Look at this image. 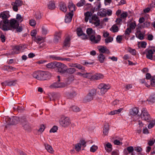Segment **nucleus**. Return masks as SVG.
Here are the masks:
<instances>
[{
	"label": "nucleus",
	"mask_w": 155,
	"mask_h": 155,
	"mask_svg": "<svg viewBox=\"0 0 155 155\" xmlns=\"http://www.w3.org/2000/svg\"><path fill=\"white\" fill-rule=\"evenodd\" d=\"M10 16L8 11L1 12L0 17L2 20L0 22V28L4 31L12 30L13 28H16L18 25V23L14 19H12L9 21L8 18Z\"/></svg>",
	"instance_id": "f257e3e1"
},
{
	"label": "nucleus",
	"mask_w": 155,
	"mask_h": 155,
	"mask_svg": "<svg viewBox=\"0 0 155 155\" xmlns=\"http://www.w3.org/2000/svg\"><path fill=\"white\" fill-rule=\"evenodd\" d=\"M59 123L62 127H66L70 125L71 122L68 117L62 116L59 120Z\"/></svg>",
	"instance_id": "f03ea898"
},
{
	"label": "nucleus",
	"mask_w": 155,
	"mask_h": 155,
	"mask_svg": "<svg viewBox=\"0 0 155 155\" xmlns=\"http://www.w3.org/2000/svg\"><path fill=\"white\" fill-rule=\"evenodd\" d=\"M20 121V123L25 130H28L31 129V127L27 121L26 116H22L21 117Z\"/></svg>",
	"instance_id": "7ed1b4c3"
},
{
	"label": "nucleus",
	"mask_w": 155,
	"mask_h": 155,
	"mask_svg": "<svg viewBox=\"0 0 155 155\" xmlns=\"http://www.w3.org/2000/svg\"><path fill=\"white\" fill-rule=\"evenodd\" d=\"M89 22L92 24L95 27H97L100 24V19L96 15H93L91 18L89 19Z\"/></svg>",
	"instance_id": "20e7f679"
},
{
	"label": "nucleus",
	"mask_w": 155,
	"mask_h": 155,
	"mask_svg": "<svg viewBox=\"0 0 155 155\" xmlns=\"http://www.w3.org/2000/svg\"><path fill=\"white\" fill-rule=\"evenodd\" d=\"M20 118L17 117H13L11 118L7 117L5 119L8 125H14L17 124L18 122H20Z\"/></svg>",
	"instance_id": "39448f33"
},
{
	"label": "nucleus",
	"mask_w": 155,
	"mask_h": 155,
	"mask_svg": "<svg viewBox=\"0 0 155 155\" xmlns=\"http://www.w3.org/2000/svg\"><path fill=\"white\" fill-rule=\"evenodd\" d=\"M98 88L100 90V93L102 94H104L110 88V86L109 84H106L104 83L100 84L98 87Z\"/></svg>",
	"instance_id": "423d86ee"
},
{
	"label": "nucleus",
	"mask_w": 155,
	"mask_h": 155,
	"mask_svg": "<svg viewBox=\"0 0 155 155\" xmlns=\"http://www.w3.org/2000/svg\"><path fill=\"white\" fill-rule=\"evenodd\" d=\"M56 68H57L58 72L61 74H63L66 72L67 67L64 64L57 62Z\"/></svg>",
	"instance_id": "0eeeda50"
},
{
	"label": "nucleus",
	"mask_w": 155,
	"mask_h": 155,
	"mask_svg": "<svg viewBox=\"0 0 155 155\" xmlns=\"http://www.w3.org/2000/svg\"><path fill=\"white\" fill-rule=\"evenodd\" d=\"M23 4V2L20 0H16L14 2H12L11 5L14 11L17 12L18 10V8Z\"/></svg>",
	"instance_id": "6e6552de"
},
{
	"label": "nucleus",
	"mask_w": 155,
	"mask_h": 155,
	"mask_svg": "<svg viewBox=\"0 0 155 155\" xmlns=\"http://www.w3.org/2000/svg\"><path fill=\"white\" fill-rule=\"evenodd\" d=\"M141 117L143 120L149 122L150 118L149 114H148L146 109H142V113L141 114Z\"/></svg>",
	"instance_id": "1a4fd4ad"
},
{
	"label": "nucleus",
	"mask_w": 155,
	"mask_h": 155,
	"mask_svg": "<svg viewBox=\"0 0 155 155\" xmlns=\"http://www.w3.org/2000/svg\"><path fill=\"white\" fill-rule=\"evenodd\" d=\"M41 81L48 80L51 77V73L48 72L42 71Z\"/></svg>",
	"instance_id": "9d476101"
},
{
	"label": "nucleus",
	"mask_w": 155,
	"mask_h": 155,
	"mask_svg": "<svg viewBox=\"0 0 155 155\" xmlns=\"http://www.w3.org/2000/svg\"><path fill=\"white\" fill-rule=\"evenodd\" d=\"M17 82L16 80H13L12 81H6L4 82H2L1 84L3 86H15Z\"/></svg>",
	"instance_id": "9b49d317"
},
{
	"label": "nucleus",
	"mask_w": 155,
	"mask_h": 155,
	"mask_svg": "<svg viewBox=\"0 0 155 155\" xmlns=\"http://www.w3.org/2000/svg\"><path fill=\"white\" fill-rule=\"evenodd\" d=\"M65 86V84L63 83H60L58 81L57 82L51 84L50 87L51 88H57L63 87Z\"/></svg>",
	"instance_id": "f8f14e48"
},
{
	"label": "nucleus",
	"mask_w": 155,
	"mask_h": 155,
	"mask_svg": "<svg viewBox=\"0 0 155 155\" xmlns=\"http://www.w3.org/2000/svg\"><path fill=\"white\" fill-rule=\"evenodd\" d=\"M154 52L155 50L154 49H146L145 51V52L147 58L151 60H153V54H154Z\"/></svg>",
	"instance_id": "ddd939ff"
},
{
	"label": "nucleus",
	"mask_w": 155,
	"mask_h": 155,
	"mask_svg": "<svg viewBox=\"0 0 155 155\" xmlns=\"http://www.w3.org/2000/svg\"><path fill=\"white\" fill-rule=\"evenodd\" d=\"M101 39V37L99 35H97L96 37L94 35L90 37V40L92 42L94 43H98Z\"/></svg>",
	"instance_id": "4468645a"
},
{
	"label": "nucleus",
	"mask_w": 155,
	"mask_h": 155,
	"mask_svg": "<svg viewBox=\"0 0 155 155\" xmlns=\"http://www.w3.org/2000/svg\"><path fill=\"white\" fill-rule=\"evenodd\" d=\"M22 47L19 46H16L14 47L11 50L10 53L11 54H18L19 53V51L21 50Z\"/></svg>",
	"instance_id": "2eb2a0df"
},
{
	"label": "nucleus",
	"mask_w": 155,
	"mask_h": 155,
	"mask_svg": "<svg viewBox=\"0 0 155 155\" xmlns=\"http://www.w3.org/2000/svg\"><path fill=\"white\" fill-rule=\"evenodd\" d=\"M61 35V32L60 31H56L54 35V41L55 43H57L60 40Z\"/></svg>",
	"instance_id": "dca6fc26"
},
{
	"label": "nucleus",
	"mask_w": 155,
	"mask_h": 155,
	"mask_svg": "<svg viewBox=\"0 0 155 155\" xmlns=\"http://www.w3.org/2000/svg\"><path fill=\"white\" fill-rule=\"evenodd\" d=\"M41 71H35L33 73V76L37 80L41 81Z\"/></svg>",
	"instance_id": "f3484780"
},
{
	"label": "nucleus",
	"mask_w": 155,
	"mask_h": 155,
	"mask_svg": "<svg viewBox=\"0 0 155 155\" xmlns=\"http://www.w3.org/2000/svg\"><path fill=\"white\" fill-rule=\"evenodd\" d=\"M73 15V13L69 12L68 14L66 15L65 18V22L66 23L70 22L71 21Z\"/></svg>",
	"instance_id": "a211bd4d"
},
{
	"label": "nucleus",
	"mask_w": 155,
	"mask_h": 155,
	"mask_svg": "<svg viewBox=\"0 0 155 155\" xmlns=\"http://www.w3.org/2000/svg\"><path fill=\"white\" fill-rule=\"evenodd\" d=\"M104 77V75L100 73H97L93 75L92 80L96 81L99 80L103 79Z\"/></svg>",
	"instance_id": "6ab92c4d"
},
{
	"label": "nucleus",
	"mask_w": 155,
	"mask_h": 155,
	"mask_svg": "<svg viewBox=\"0 0 155 155\" xmlns=\"http://www.w3.org/2000/svg\"><path fill=\"white\" fill-rule=\"evenodd\" d=\"M109 124L107 123H106L104 124L103 129V133L105 135H107L108 134L109 130Z\"/></svg>",
	"instance_id": "aec40b11"
},
{
	"label": "nucleus",
	"mask_w": 155,
	"mask_h": 155,
	"mask_svg": "<svg viewBox=\"0 0 155 155\" xmlns=\"http://www.w3.org/2000/svg\"><path fill=\"white\" fill-rule=\"evenodd\" d=\"M70 38L68 37L65 39L63 44V47L64 48H66L69 47L70 46Z\"/></svg>",
	"instance_id": "412c9836"
},
{
	"label": "nucleus",
	"mask_w": 155,
	"mask_h": 155,
	"mask_svg": "<svg viewBox=\"0 0 155 155\" xmlns=\"http://www.w3.org/2000/svg\"><path fill=\"white\" fill-rule=\"evenodd\" d=\"M98 50L102 53H105L107 54L110 53V51L106 47L100 46L98 47Z\"/></svg>",
	"instance_id": "4be33fe9"
},
{
	"label": "nucleus",
	"mask_w": 155,
	"mask_h": 155,
	"mask_svg": "<svg viewBox=\"0 0 155 155\" xmlns=\"http://www.w3.org/2000/svg\"><path fill=\"white\" fill-rule=\"evenodd\" d=\"M97 15L102 17H105L106 16V10L104 8H101L98 12Z\"/></svg>",
	"instance_id": "5701e85b"
},
{
	"label": "nucleus",
	"mask_w": 155,
	"mask_h": 155,
	"mask_svg": "<svg viewBox=\"0 0 155 155\" xmlns=\"http://www.w3.org/2000/svg\"><path fill=\"white\" fill-rule=\"evenodd\" d=\"M68 6L71 12H70L73 13L75 10V6L72 2H69Z\"/></svg>",
	"instance_id": "b1692460"
},
{
	"label": "nucleus",
	"mask_w": 155,
	"mask_h": 155,
	"mask_svg": "<svg viewBox=\"0 0 155 155\" xmlns=\"http://www.w3.org/2000/svg\"><path fill=\"white\" fill-rule=\"evenodd\" d=\"M139 112V110L137 107L133 108L130 110V114L133 116L136 115Z\"/></svg>",
	"instance_id": "393cba45"
},
{
	"label": "nucleus",
	"mask_w": 155,
	"mask_h": 155,
	"mask_svg": "<svg viewBox=\"0 0 155 155\" xmlns=\"http://www.w3.org/2000/svg\"><path fill=\"white\" fill-rule=\"evenodd\" d=\"M92 13L91 12H87L84 13L85 21L86 22L88 21V20L92 17Z\"/></svg>",
	"instance_id": "a878e982"
},
{
	"label": "nucleus",
	"mask_w": 155,
	"mask_h": 155,
	"mask_svg": "<svg viewBox=\"0 0 155 155\" xmlns=\"http://www.w3.org/2000/svg\"><path fill=\"white\" fill-rule=\"evenodd\" d=\"M104 147L105 149L108 152H111L112 150V145L111 144L109 143H108L106 144H104Z\"/></svg>",
	"instance_id": "bb28decb"
},
{
	"label": "nucleus",
	"mask_w": 155,
	"mask_h": 155,
	"mask_svg": "<svg viewBox=\"0 0 155 155\" xmlns=\"http://www.w3.org/2000/svg\"><path fill=\"white\" fill-rule=\"evenodd\" d=\"M57 61L50 63L46 65V67L49 68H56Z\"/></svg>",
	"instance_id": "cd10ccee"
},
{
	"label": "nucleus",
	"mask_w": 155,
	"mask_h": 155,
	"mask_svg": "<svg viewBox=\"0 0 155 155\" xmlns=\"http://www.w3.org/2000/svg\"><path fill=\"white\" fill-rule=\"evenodd\" d=\"M77 33L78 36L83 35L84 38H86V35L83 33L82 29L80 28H78L77 29Z\"/></svg>",
	"instance_id": "c85d7f7f"
},
{
	"label": "nucleus",
	"mask_w": 155,
	"mask_h": 155,
	"mask_svg": "<svg viewBox=\"0 0 155 155\" xmlns=\"http://www.w3.org/2000/svg\"><path fill=\"white\" fill-rule=\"evenodd\" d=\"M48 8L51 10L54 9L56 8L55 3L52 1H50L49 2L48 4Z\"/></svg>",
	"instance_id": "c756f323"
},
{
	"label": "nucleus",
	"mask_w": 155,
	"mask_h": 155,
	"mask_svg": "<svg viewBox=\"0 0 155 155\" xmlns=\"http://www.w3.org/2000/svg\"><path fill=\"white\" fill-rule=\"evenodd\" d=\"M45 149L50 153H53L54 150L52 147L48 144H45Z\"/></svg>",
	"instance_id": "7c9ffc66"
},
{
	"label": "nucleus",
	"mask_w": 155,
	"mask_h": 155,
	"mask_svg": "<svg viewBox=\"0 0 155 155\" xmlns=\"http://www.w3.org/2000/svg\"><path fill=\"white\" fill-rule=\"evenodd\" d=\"M86 32L87 35L90 37L91 35H95V31L91 28H88L86 30Z\"/></svg>",
	"instance_id": "2f4dec72"
},
{
	"label": "nucleus",
	"mask_w": 155,
	"mask_h": 155,
	"mask_svg": "<svg viewBox=\"0 0 155 155\" xmlns=\"http://www.w3.org/2000/svg\"><path fill=\"white\" fill-rule=\"evenodd\" d=\"M147 101L149 102V103L152 104L155 102V94L151 95L149 97V99H147Z\"/></svg>",
	"instance_id": "473e14b6"
},
{
	"label": "nucleus",
	"mask_w": 155,
	"mask_h": 155,
	"mask_svg": "<svg viewBox=\"0 0 155 155\" xmlns=\"http://www.w3.org/2000/svg\"><path fill=\"white\" fill-rule=\"evenodd\" d=\"M136 36L140 40H143L144 38V35L141 33L140 31H137L136 33Z\"/></svg>",
	"instance_id": "72a5a7b5"
},
{
	"label": "nucleus",
	"mask_w": 155,
	"mask_h": 155,
	"mask_svg": "<svg viewBox=\"0 0 155 155\" xmlns=\"http://www.w3.org/2000/svg\"><path fill=\"white\" fill-rule=\"evenodd\" d=\"M98 60L101 63H103L105 58V57L104 55L101 53L98 57Z\"/></svg>",
	"instance_id": "f704fd0d"
},
{
	"label": "nucleus",
	"mask_w": 155,
	"mask_h": 155,
	"mask_svg": "<svg viewBox=\"0 0 155 155\" xmlns=\"http://www.w3.org/2000/svg\"><path fill=\"white\" fill-rule=\"evenodd\" d=\"M60 9L64 12L67 11V7L65 4L64 3H61L60 4Z\"/></svg>",
	"instance_id": "c9c22d12"
},
{
	"label": "nucleus",
	"mask_w": 155,
	"mask_h": 155,
	"mask_svg": "<svg viewBox=\"0 0 155 155\" xmlns=\"http://www.w3.org/2000/svg\"><path fill=\"white\" fill-rule=\"evenodd\" d=\"M70 111H72L75 112H78L80 111V109L78 107L75 106H72L70 108Z\"/></svg>",
	"instance_id": "e433bc0d"
},
{
	"label": "nucleus",
	"mask_w": 155,
	"mask_h": 155,
	"mask_svg": "<svg viewBox=\"0 0 155 155\" xmlns=\"http://www.w3.org/2000/svg\"><path fill=\"white\" fill-rule=\"evenodd\" d=\"M76 71V69L74 68H67L66 72L70 74H72L74 73Z\"/></svg>",
	"instance_id": "4c0bfd02"
},
{
	"label": "nucleus",
	"mask_w": 155,
	"mask_h": 155,
	"mask_svg": "<svg viewBox=\"0 0 155 155\" xmlns=\"http://www.w3.org/2000/svg\"><path fill=\"white\" fill-rule=\"evenodd\" d=\"M111 31L114 32H116L118 31L119 28L116 25H113L110 29Z\"/></svg>",
	"instance_id": "58836bf2"
},
{
	"label": "nucleus",
	"mask_w": 155,
	"mask_h": 155,
	"mask_svg": "<svg viewBox=\"0 0 155 155\" xmlns=\"http://www.w3.org/2000/svg\"><path fill=\"white\" fill-rule=\"evenodd\" d=\"M93 99V97L91 95L88 94L84 98V100L85 102H88L91 100Z\"/></svg>",
	"instance_id": "ea45409f"
},
{
	"label": "nucleus",
	"mask_w": 155,
	"mask_h": 155,
	"mask_svg": "<svg viewBox=\"0 0 155 155\" xmlns=\"http://www.w3.org/2000/svg\"><path fill=\"white\" fill-rule=\"evenodd\" d=\"M76 92L74 91H72L68 93L67 94V96L70 98H72L76 96Z\"/></svg>",
	"instance_id": "a19ab883"
},
{
	"label": "nucleus",
	"mask_w": 155,
	"mask_h": 155,
	"mask_svg": "<svg viewBox=\"0 0 155 155\" xmlns=\"http://www.w3.org/2000/svg\"><path fill=\"white\" fill-rule=\"evenodd\" d=\"M84 77L89 78L91 80H92L93 75L91 73H86V74H84Z\"/></svg>",
	"instance_id": "79ce46f5"
},
{
	"label": "nucleus",
	"mask_w": 155,
	"mask_h": 155,
	"mask_svg": "<svg viewBox=\"0 0 155 155\" xmlns=\"http://www.w3.org/2000/svg\"><path fill=\"white\" fill-rule=\"evenodd\" d=\"M96 90L95 89H93L90 91L88 94L93 97L96 94Z\"/></svg>",
	"instance_id": "37998d69"
},
{
	"label": "nucleus",
	"mask_w": 155,
	"mask_h": 155,
	"mask_svg": "<svg viewBox=\"0 0 155 155\" xmlns=\"http://www.w3.org/2000/svg\"><path fill=\"white\" fill-rule=\"evenodd\" d=\"M53 60H61L62 58L59 56H57L54 55H52L51 56Z\"/></svg>",
	"instance_id": "c03bdc74"
},
{
	"label": "nucleus",
	"mask_w": 155,
	"mask_h": 155,
	"mask_svg": "<svg viewBox=\"0 0 155 155\" xmlns=\"http://www.w3.org/2000/svg\"><path fill=\"white\" fill-rule=\"evenodd\" d=\"M85 3V2L84 0H81L77 5L78 7H81L83 6Z\"/></svg>",
	"instance_id": "a18cd8bd"
},
{
	"label": "nucleus",
	"mask_w": 155,
	"mask_h": 155,
	"mask_svg": "<svg viewBox=\"0 0 155 155\" xmlns=\"http://www.w3.org/2000/svg\"><path fill=\"white\" fill-rule=\"evenodd\" d=\"M113 38L110 37H109L105 39V42L106 43V44L111 42L113 41Z\"/></svg>",
	"instance_id": "49530a36"
},
{
	"label": "nucleus",
	"mask_w": 155,
	"mask_h": 155,
	"mask_svg": "<svg viewBox=\"0 0 155 155\" xmlns=\"http://www.w3.org/2000/svg\"><path fill=\"white\" fill-rule=\"evenodd\" d=\"M16 18L19 22H21L23 20V18L21 15L19 14H17L16 15Z\"/></svg>",
	"instance_id": "de8ad7c7"
},
{
	"label": "nucleus",
	"mask_w": 155,
	"mask_h": 155,
	"mask_svg": "<svg viewBox=\"0 0 155 155\" xmlns=\"http://www.w3.org/2000/svg\"><path fill=\"white\" fill-rule=\"evenodd\" d=\"M81 144L80 143L76 144L75 145V149L77 151H79L81 149Z\"/></svg>",
	"instance_id": "09e8293b"
},
{
	"label": "nucleus",
	"mask_w": 155,
	"mask_h": 155,
	"mask_svg": "<svg viewBox=\"0 0 155 155\" xmlns=\"http://www.w3.org/2000/svg\"><path fill=\"white\" fill-rule=\"evenodd\" d=\"M127 16V12H124L120 15V18L122 19L125 18Z\"/></svg>",
	"instance_id": "8fccbe9b"
},
{
	"label": "nucleus",
	"mask_w": 155,
	"mask_h": 155,
	"mask_svg": "<svg viewBox=\"0 0 155 155\" xmlns=\"http://www.w3.org/2000/svg\"><path fill=\"white\" fill-rule=\"evenodd\" d=\"M58 129V127L56 126H54L50 130V133H55L56 132Z\"/></svg>",
	"instance_id": "3c124183"
},
{
	"label": "nucleus",
	"mask_w": 155,
	"mask_h": 155,
	"mask_svg": "<svg viewBox=\"0 0 155 155\" xmlns=\"http://www.w3.org/2000/svg\"><path fill=\"white\" fill-rule=\"evenodd\" d=\"M128 51L133 55H135L136 54V51L135 49L129 48L128 49Z\"/></svg>",
	"instance_id": "603ef678"
},
{
	"label": "nucleus",
	"mask_w": 155,
	"mask_h": 155,
	"mask_svg": "<svg viewBox=\"0 0 155 155\" xmlns=\"http://www.w3.org/2000/svg\"><path fill=\"white\" fill-rule=\"evenodd\" d=\"M155 125V120H153L148 125V128L151 129Z\"/></svg>",
	"instance_id": "864d4df0"
},
{
	"label": "nucleus",
	"mask_w": 155,
	"mask_h": 155,
	"mask_svg": "<svg viewBox=\"0 0 155 155\" xmlns=\"http://www.w3.org/2000/svg\"><path fill=\"white\" fill-rule=\"evenodd\" d=\"M116 41L118 43H121V41L122 40V38L121 35H118L116 38Z\"/></svg>",
	"instance_id": "5fc2aeb1"
},
{
	"label": "nucleus",
	"mask_w": 155,
	"mask_h": 155,
	"mask_svg": "<svg viewBox=\"0 0 155 155\" xmlns=\"http://www.w3.org/2000/svg\"><path fill=\"white\" fill-rule=\"evenodd\" d=\"M97 149V146L95 145H93L91 148L90 151L92 152H94L96 151Z\"/></svg>",
	"instance_id": "6e6d98bb"
},
{
	"label": "nucleus",
	"mask_w": 155,
	"mask_h": 155,
	"mask_svg": "<svg viewBox=\"0 0 155 155\" xmlns=\"http://www.w3.org/2000/svg\"><path fill=\"white\" fill-rule=\"evenodd\" d=\"M136 26V25L135 22H132L130 23V29H134L135 28V27Z\"/></svg>",
	"instance_id": "4d7b16f0"
},
{
	"label": "nucleus",
	"mask_w": 155,
	"mask_h": 155,
	"mask_svg": "<svg viewBox=\"0 0 155 155\" xmlns=\"http://www.w3.org/2000/svg\"><path fill=\"white\" fill-rule=\"evenodd\" d=\"M131 29L130 28H127L125 31L124 34L126 35H129L131 32Z\"/></svg>",
	"instance_id": "13d9d810"
},
{
	"label": "nucleus",
	"mask_w": 155,
	"mask_h": 155,
	"mask_svg": "<svg viewBox=\"0 0 155 155\" xmlns=\"http://www.w3.org/2000/svg\"><path fill=\"white\" fill-rule=\"evenodd\" d=\"M150 26V23L147 21L144 22L143 24L141 25V26L143 27H147Z\"/></svg>",
	"instance_id": "bf43d9fd"
},
{
	"label": "nucleus",
	"mask_w": 155,
	"mask_h": 155,
	"mask_svg": "<svg viewBox=\"0 0 155 155\" xmlns=\"http://www.w3.org/2000/svg\"><path fill=\"white\" fill-rule=\"evenodd\" d=\"M75 68H76L79 69H81L82 70H84V67L81 66L80 64H78L76 63V65L75 66Z\"/></svg>",
	"instance_id": "052dcab7"
},
{
	"label": "nucleus",
	"mask_w": 155,
	"mask_h": 155,
	"mask_svg": "<svg viewBox=\"0 0 155 155\" xmlns=\"http://www.w3.org/2000/svg\"><path fill=\"white\" fill-rule=\"evenodd\" d=\"M29 24L31 26H33L35 25L36 22L34 20L31 19L30 21Z\"/></svg>",
	"instance_id": "680f3d73"
},
{
	"label": "nucleus",
	"mask_w": 155,
	"mask_h": 155,
	"mask_svg": "<svg viewBox=\"0 0 155 155\" xmlns=\"http://www.w3.org/2000/svg\"><path fill=\"white\" fill-rule=\"evenodd\" d=\"M10 66H4L3 68L2 69L5 71H9Z\"/></svg>",
	"instance_id": "e2e57ef3"
},
{
	"label": "nucleus",
	"mask_w": 155,
	"mask_h": 155,
	"mask_svg": "<svg viewBox=\"0 0 155 155\" xmlns=\"http://www.w3.org/2000/svg\"><path fill=\"white\" fill-rule=\"evenodd\" d=\"M45 126L44 125H41L40 127V128L38 130V131L41 133H42L45 129Z\"/></svg>",
	"instance_id": "0e129e2a"
},
{
	"label": "nucleus",
	"mask_w": 155,
	"mask_h": 155,
	"mask_svg": "<svg viewBox=\"0 0 155 155\" xmlns=\"http://www.w3.org/2000/svg\"><path fill=\"white\" fill-rule=\"evenodd\" d=\"M36 15V18L37 19H40L41 18V13L40 12H37Z\"/></svg>",
	"instance_id": "69168bd1"
},
{
	"label": "nucleus",
	"mask_w": 155,
	"mask_h": 155,
	"mask_svg": "<svg viewBox=\"0 0 155 155\" xmlns=\"http://www.w3.org/2000/svg\"><path fill=\"white\" fill-rule=\"evenodd\" d=\"M134 150V148L133 147L130 146L127 147V150L129 153L133 152Z\"/></svg>",
	"instance_id": "338daca9"
},
{
	"label": "nucleus",
	"mask_w": 155,
	"mask_h": 155,
	"mask_svg": "<svg viewBox=\"0 0 155 155\" xmlns=\"http://www.w3.org/2000/svg\"><path fill=\"white\" fill-rule=\"evenodd\" d=\"M151 85L153 87H155V78H152L150 81Z\"/></svg>",
	"instance_id": "774afa93"
}]
</instances>
